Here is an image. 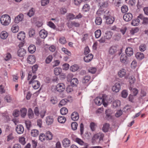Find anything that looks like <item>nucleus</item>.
<instances>
[{
  "instance_id": "nucleus-38",
  "label": "nucleus",
  "mask_w": 148,
  "mask_h": 148,
  "mask_svg": "<svg viewBox=\"0 0 148 148\" xmlns=\"http://www.w3.org/2000/svg\"><path fill=\"white\" fill-rule=\"evenodd\" d=\"M75 141L78 144L84 146L85 145V144H87V143H85L81 139L78 138H76Z\"/></svg>"
},
{
  "instance_id": "nucleus-30",
  "label": "nucleus",
  "mask_w": 148,
  "mask_h": 148,
  "mask_svg": "<svg viewBox=\"0 0 148 148\" xmlns=\"http://www.w3.org/2000/svg\"><path fill=\"white\" fill-rule=\"evenodd\" d=\"M21 115L22 117H24L26 115L27 110L25 108H21L20 110Z\"/></svg>"
},
{
  "instance_id": "nucleus-48",
  "label": "nucleus",
  "mask_w": 148,
  "mask_h": 148,
  "mask_svg": "<svg viewBox=\"0 0 148 148\" xmlns=\"http://www.w3.org/2000/svg\"><path fill=\"white\" fill-rule=\"evenodd\" d=\"M111 111L110 109H108L106 110L105 114H106V119H108L109 118H111V113L110 112Z\"/></svg>"
},
{
  "instance_id": "nucleus-23",
  "label": "nucleus",
  "mask_w": 148,
  "mask_h": 148,
  "mask_svg": "<svg viewBox=\"0 0 148 148\" xmlns=\"http://www.w3.org/2000/svg\"><path fill=\"white\" fill-rule=\"evenodd\" d=\"M36 50L35 46L33 45H30L28 48V50L29 53H34Z\"/></svg>"
},
{
  "instance_id": "nucleus-9",
  "label": "nucleus",
  "mask_w": 148,
  "mask_h": 148,
  "mask_svg": "<svg viewBox=\"0 0 148 148\" xmlns=\"http://www.w3.org/2000/svg\"><path fill=\"white\" fill-rule=\"evenodd\" d=\"M16 130L19 134H22L24 131L23 126L21 125H18L16 128Z\"/></svg>"
},
{
  "instance_id": "nucleus-46",
  "label": "nucleus",
  "mask_w": 148,
  "mask_h": 148,
  "mask_svg": "<svg viewBox=\"0 0 148 148\" xmlns=\"http://www.w3.org/2000/svg\"><path fill=\"white\" fill-rule=\"evenodd\" d=\"M140 22V20L139 19H134L132 20V22H131V24L134 26H137L139 24Z\"/></svg>"
},
{
  "instance_id": "nucleus-56",
  "label": "nucleus",
  "mask_w": 148,
  "mask_h": 148,
  "mask_svg": "<svg viewBox=\"0 0 148 148\" xmlns=\"http://www.w3.org/2000/svg\"><path fill=\"white\" fill-rule=\"evenodd\" d=\"M53 56L51 55H49L46 58L45 62L47 64L49 63L52 61L53 59Z\"/></svg>"
},
{
  "instance_id": "nucleus-17",
  "label": "nucleus",
  "mask_w": 148,
  "mask_h": 148,
  "mask_svg": "<svg viewBox=\"0 0 148 148\" xmlns=\"http://www.w3.org/2000/svg\"><path fill=\"white\" fill-rule=\"evenodd\" d=\"M25 34L23 32L21 31L19 32L17 35L18 38L20 40H23L25 38Z\"/></svg>"
},
{
  "instance_id": "nucleus-64",
  "label": "nucleus",
  "mask_w": 148,
  "mask_h": 148,
  "mask_svg": "<svg viewBox=\"0 0 148 148\" xmlns=\"http://www.w3.org/2000/svg\"><path fill=\"white\" fill-rule=\"evenodd\" d=\"M97 71V69L95 67L90 68L88 69V71L92 74L95 73Z\"/></svg>"
},
{
  "instance_id": "nucleus-27",
  "label": "nucleus",
  "mask_w": 148,
  "mask_h": 148,
  "mask_svg": "<svg viewBox=\"0 0 148 148\" xmlns=\"http://www.w3.org/2000/svg\"><path fill=\"white\" fill-rule=\"evenodd\" d=\"M69 101L66 99H65L62 100L59 104V106L61 107L66 104L67 102Z\"/></svg>"
},
{
  "instance_id": "nucleus-13",
  "label": "nucleus",
  "mask_w": 148,
  "mask_h": 148,
  "mask_svg": "<svg viewBox=\"0 0 148 148\" xmlns=\"http://www.w3.org/2000/svg\"><path fill=\"white\" fill-rule=\"evenodd\" d=\"M125 51L126 54L128 56H130L133 54V49L132 48L130 47L127 48Z\"/></svg>"
},
{
  "instance_id": "nucleus-11",
  "label": "nucleus",
  "mask_w": 148,
  "mask_h": 148,
  "mask_svg": "<svg viewBox=\"0 0 148 148\" xmlns=\"http://www.w3.org/2000/svg\"><path fill=\"white\" fill-rule=\"evenodd\" d=\"M108 96L106 95V94H103L102 95V101L103 104L105 107H106L107 105V103L105 102V101H108L109 100V98H108Z\"/></svg>"
},
{
  "instance_id": "nucleus-35",
  "label": "nucleus",
  "mask_w": 148,
  "mask_h": 148,
  "mask_svg": "<svg viewBox=\"0 0 148 148\" xmlns=\"http://www.w3.org/2000/svg\"><path fill=\"white\" fill-rule=\"evenodd\" d=\"M99 5L102 8H106L108 6V1L101 2L99 3Z\"/></svg>"
},
{
  "instance_id": "nucleus-45",
  "label": "nucleus",
  "mask_w": 148,
  "mask_h": 148,
  "mask_svg": "<svg viewBox=\"0 0 148 148\" xmlns=\"http://www.w3.org/2000/svg\"><path fill=\"white\" fill-rule=\"evenodd\" d=\"M105 11H104L103 8L100 7L99 8L97 11L96 14L99 15H101L104 13Z\"/></svg>"
},
{
  "instance_id": "nucleus-8",
  "label": "nucleus",
  "mask_w": 148,
  "mask_h": 148,
  "mask_svg": "<svg viewBox=\"0 0 148 148\" xmlns=\"http://www.w3.org/2000/svg\"><path fill=\"white\" fill-rule=\"evenodd\" d=\"M23 18V14L22 13L20 14L15 18L14 21L16 23H18L22 21Z\"/></svg>"
},
{
  "instance_id": "nucleus-54",
  "label": "nucleus",
  "mask_w": 148,
  "mask_h": 148,
  "mask_svg": "<svg viewBox=\"0 0 148 148\" xmlns=\"http://www.w3.org/2000/svg\"><path fill=\"white\" fill-rule=\"evenodd\" d=\"M19 110L17 109H16L13 111L12 115L14 117H16L19 116Z\"/></svg>"
},
{
  "instance_id": "nucleus-29",
  "label": "nucleus",
  "mask_w": 148,
  "mask_h": 148,
  "mask_svg": "<svg viewBox=\"0 0 148 148\" xmlns=\"http://www.w3.org/2000/svg\"><path fill=\"white\" fill-rule=\"evenodd\" d=\"M119 76L121 77H124L126 75V70L124 69H122L119 72Z\"/></svg>"
},
{
  "instance_id": "nucleus-22",
  "label": "nucleus",
  "mask_w": 148,
  "mask_h": 148,
  "mask_svg": "<svg viewBox=\"0 0 148 148\" xmlns=\"http://www.w3.org/2000/svg\"><path fill=\"white\" fill-rule=\"evenodd\" d=\"M53 121V119L52 117L50 116H47L46 119V123L48 125H51L52 124Z\"/></svg>"
},
{
  "instance_id": "nucleus-16",
  "label": "nucleus",
  "mask_w": 148,
  "mask_h": 148,
  "mask_svg": "<svg viewBox=\"0 0 148 148\" xmlns=\"http://www.w3.org/2000/svg\"><path fill=\"white\" fill-rule=\"evenodd\" d=\"M106 20V23L108 24L113 23L114 21V18L113 16L107 17L105 18Z\"/></svg>"
},
{
  "instance_id": "nucleus-60",
  "label": "nucleus",
  "mask_w": 148,
  "mask_h": 148,
  "mask_svg": "<svg viewBox=\"0 0 148 148\" xmlns=\"http://www.w3.org/2000/svg\"><path fill=\"white\" fill-rule=\"evenodd\" d=\"M139 31V29L137 27L132 29L130 30V32L131 34L134 35L135 33H137Z\"/></svg>"
},
{
  "instance_id": "nucleus-36",
  "label": "nucleus",
  "mask_w": 148,
  "mask_h": 148,
  "mask_svg": "<svg viewBox=\"0 0 148 148\" xmlns=\"http://www.w3.org/2000/svg\"><path fill=\"white\" fill-rule=\"evenodd\" d=\"M58 121L60 123H64L66 120V118L64 116H59L58 119Z\"/></svg>"
},
{
  "instance_id": "nucleus-42",
  "label": "nucleus",
  "mask_w": 148,
  "mask_h": 148,
  "mask_svg": "<svg viewBox=\"0 0 148 148\" xmlns=\"http://www.w3.org/2000/svg\"><path fill=\"white\" fill-rule=\"evenodd\" d=\"M60 112L62 115H65L68 113V110L66 108L63 107L61 109Z\"/></svg>"
},
{
  "instance_id": "nucleus-37",
  "label": "nucleus",
  "mask_w": 148,
  "mask_h": 148,
  "mask_svg": "<svg viewBox=\"0 0 148 148\" xmlns=\"http://www.w3.org/2000/svg\"><path fill=\"white\" fill-rule=\"evenodd\" d=\"M99 133L95 134L92 139V143H94L99 138Z\"/></svg>"
},
{
  "instance_id": "nucleus-21",
  "label": "nucleus",
  "mask_w": 148,
  "mask_h": 148,
  "mask_svg": "<svg viewBox=\"0 0 148 148\" xmlns=\"http://www.w3.org/2000/svg\"><path fill=\"white\" fill-rule=\"evenodd\" d=\"M110 124L107 123H104L103 125L102 128L103 131L105 132H106L108 131L110 128Z\"/></svg>"
},
{
  "instance_id": "nucleus-55",
  "label": "nucleus",
  "mask_w": 148,
  "mask_h": 148,
  "mask_svg": "<svg viewBox=\"0 0 148 148\" xmlns=\"http://www.w3.org/2000/svg\"><path fill=\"white\" fill-rule=\"evenodd\" d=\"M95 35L96 38H99L101 36V32L100 30L98 29L96 30L95 32Z\"/></svg>"
},
{
  "instance_id": "nucleus-61",
  "label": "nucleus",
  "mask_w": 148,
  "mask_h": 148,
  "mask_svg": "<svg viewBox=\"0 0 148 148\" xmlns=\"http://www.w3.org/2000/svg\"><path fill=\"white\" fill-rule=\"evenodd\" d=\"M35 30L33 29H30L29 32V34L30 37L34 36L35 35Z\"/></svg>"
},
{
  "instance_id": "nucleus-14",
  "label": "nucleus",
  "mask_w": 148,
  "mask_h": 148,
  "mask_svg": "<svg viewBox=\"0 0 148 148\" xmlns=\"http://www.w3.org/2000/svg\"><path fill=\"white\" fill-rule=\"evenodd\" d=\"M63 146L65 147H68L70 145V141L67 138L64 139L62 141Z\"/></svg>"
},
{
  "instance_id": "nucleus-31",
  "label": "nucleus",
  "mask_w": 148,
  "mask_h": 148,
  "mask_svg": "<svg viewBox=\"0 0 148 148\" xmlns=\"http://www.w3.org/2000/svg\"><path fill=\"white\" fill-rule=\"evenodd\" d=\"M31 135L33 137H36L39 134V131L36 129L32 130H31Z\"/></svg>"
},
{
  "instance_id": "nucleus-40",
  "label": "nucleus",
  "mask_w": 148,
  "mask_h": 148,
  "mask_svg": "<svg viewBox=\"0 0 148 148\" xmlns=\"http://www.w3.org/2000/svg\"><path fill=\"white\" fill-rule=\"evenodd\" d=\"M8 33L5 31L2 32L0 34V37L1 39H5L8 36Z\"/></svg>"
},
{
  "instance_id": "nucleus-3",
  "label": "nucleus",
  "mask_w": 148,
  "mask_h": 148,
  "mask_svg": "<svg viewBox=\"0 0 148 148\" xmlns=\"http://www.w3.org/2000/svg\"><path fill=\"white\" fill-rule=\"evenodd\" d=\"M90 79V77L89 76L87 75L83 77L82 79V84L81 86V89L84 90L88 86L89 84V82Z\"/></svg>"
},
{
  "instance_id": "nucleus-50",
  "label": "nucleus",
  "mask_w": 148,
  "mask_h": 148,
  "mask_svg": "<svg viewBox=\"0 0 148 148\" xmlns=\"http://www.w3.org/2000/svg\"><path fill=\"white\" fill-rule=\"evenodd\" d=\"M121 10L122 13H125L128 10V7L126 5H123L121 7Z\"/></svg>"
},
{
  "instance_id": "nucleus-34",
  "label": "nucleus",
  "mask_w": 148,
  "mask_h": 148,
  "mask_svg": "<svg viewBox=\"0 0 148 148\" xmlns=\"http://www.w3.org/2000/svg\"><path fill=\"white\" fill-rule=\"evenodd\" d=\"M66 19L68 20H73L75 18V15L73 14L69 13L66 15Z\"/></svg>"
},
{
  "instance_id": "nucleus-20",
  "label": "nucleus",
  "mask_w": 148,
  "mask_h": 148,
  "mask_svg": "<svg viewBox=\"0 0 148 148\" xmlns=\"http://www.w3.org/2000/svg\"><path fill=\"white\" fill-rule=\"evenodd\" d=\"M31 84L33 88L35 89L38 88L40 85V83L38 81H35L33 82H32Z\"/></svg>"
},
{
  "instance_id": "nucleus-28",
  "label": "nucleus",
  "mask_w": 148,
  "mask_h": 148,
  "mask_svg": "<svg viewBox=\"0 0 148 148\" xmlns=\"http://www.w3.org/2000/svg\"><path fill=\"white\" fill-rule=\"evenodd\" d=\"M71 85L73 86H76L78 83V81L77 79L76 78H74L70 81Z\"/></svg>"
},
{
  "instance_id": "nucleus-19",
  "label": "nucleus",
  "mask_w": 148,
  "mask_h": 148,
  "mask_svg": "<svg viewBox=\"0 0 148 148\" xmlns=\"http://www.w3.org/2000/svg\"><path fill=\"white\" fill-rule=\"evenodd\" d=\"M117 51V47L115 46L111 47L109 50V52L110 54L113 55Z\"/></svg>"
},
{
  "instance_id": "nucleus-15",
  "label": "nucleus",
  "mask_w": 148,
  "mask_h": 148,
  "mask_svg": "<svg viewBox=\"0 0 148 148\" xmlns=\"http://www.w3.org/2000/svg\"><path fill=\"white\" fill-rule=\"evenodd\" d=\"M71 118L74 121L78 120L79 118L78 113L77 112H73L71 114Z\"/></svg>"
},
{
  "instance_id": "nucleus-26",
  "label": "nucleus",
  "mask_w": 148,
  "mask_h": 148,
  "mask_svg": "<svg viewBox=\"0 0 148 148\" xmlns=\"http://www.w3.org/2000/svg\"><path fill=\"white\" fill-rule=\"evenodd\" d=\"M113 106L114 108H116L120 106L121 101L119 100H116L113 102Z\"/></svg>"
},
{
  "instance_id": "nucleus-41",
  "label": "nucleus",
  "mask_w": 148,
  "mask_h": 148,
  "mask_svg": "<svg viewBox=\"0 0 148 148\" xmlns=\"http://www.w3.org/2000/svg\"><path fill=\"white\" fill-rule=\"evenodd\" d=\"M28 115L30 119H32L34 117V113L32 109L31 108H29L28 110Z\"/></svg>"
},
{
  "instance_id": "nucleus-47",
  "label": "nucleus",
  "mask_w": 148,
  "mask_h": 148,
  "mask_svg": "<svg viewBox=\"0 0 148 148\" xmlns=\"http://www.w3.org/2000/svg\"><path fill=\"white\" fill-rule=\"evenodd\" d=\"M79 69V67L76 64H74L71 66L70 68V70L72 72H75L77 71Z\"/></svg>"
},
{
  "instance_id": "nucleus-7",
  "label": "nucleus",
  "mask_w": 148,
  "mask_h": 148,
  "mask_svg": "<svg viewBox=\"0 0 148 148\" xmlns=\"http://www.w3.org/2000/svg\"><path fill=\"white\" fill-rule=\"evenodd\" d=\"M120 61L122 63L126 64L128 63L129 59L125 54H122L120 57Z\"/></svg>"
},
{
  "instance_id": "nucleus-39",
  "label": "nucleus",
  "mask_w": 148,
  "mask_h": 148,
  "mask_svg": "<svg viewBox=\"0 0 148 148\" xmlns=\"http://www.w3.org/2000/svg\"><path fill=\"white\" fill-rule=\"evenodd\" d=\"M62 72V69L59 68H56L54 69V72L56 75H60Z\"/></svg>"
},
{
  "instance_id": "nucleus-25",
  "label": "nucleus",
  "mask_w": 148,
  "mask_h": 148,
  "mask_svg": "<svg viewBox=\"0 0 148 148\" xmlns=\"http://www.w3.org/2000/svg\"><path fill=\"white\" fill-rule=\"evenodd\" d=\"M136 58L139 60H140L144 58V54L142 53L137 52L136 54Z\"/></svg>"
},
{
  "instance_id": "nucleus-59",
  "label": "nucleus",
  "mask_w": 148,
  "mask_h": 148,
  "mask_svg": "<svg viewBox=\"0 0 148 148\" xmlns=\"http://www.w3.org/2000/svg\"><path fill=\"white\" fill-rule=\"evenodd\" d=\"M59 42L62 44H64L66 43L65 38L63 37L60 38L59 40Z\"/></svg>"
},
{
  "instance_id": "nucleus-12",
  "label": "nucleus",
  "mask_w": 148,
  "mask_h": 148,
  "mask_svg": "<svg viewBox=\"0 0 148 148\" xmlns=\"http://www.w3.org/2000/svg\"><path fill=\"white\" fill-rule=\"evenodd\" d=\"M93 58V55L92 54H89L86 56L84 58V61L86 62H88L91 61Z\"/></svg>"
},
{
  "instance_id": "nucleus-33",
  "label": "nucleus",
  "mask_w": 148,
  "mask_h": 148,
  "mask_svg": "<svg viewBox=\"0 0 148 148\" xmlns=\"http://www.w3.org/2000/svg\"><path fill=\"white\" fill-rule=\"evenodd\" d=\"M45 136L47 140H51L52 139L53 136L52 133L49 131H48L46 133Z\"/></svg>"
},
{
  "instance_id": "nucleus-5",
  "label": "nucleus",
  "mask_w": 148,
  "mask_h": 148,
  "mask_svg": "<svg viewBox=\"0 0 148 148\" xmlns=\"http://www.w3.org/2000/svg\"><path fill=\"white\" fill-rule=\"evenodd\" d=\"M28 62L31 64H34L36 62V57L33 55H29L27 58Z\"/></svg>"
},
{
  "instance_id": "nucleus-49",
  "label": "nucleus",
  "mask_w": 148,
  "mask_h": 148,
  "mask_svg": "<svg viewBox=\"0 0 148 148\" xmlns=\"http://www.w3.org/2000/svg\"><path fill=\"white\" fill-rule=\"evenodd\" d=\"M139 50L142 52L145 51L146 49V45L145 44H141L139 47Z\"/></svg>"
},
{
  "instance_id": "nucleus-32",
  "label": "nucleus",
  "mask_w": 148,
  "mask_h": 148,
  "mask_svg": "<svg viewBox=\"0 0 148 148\" xmlns=\"http://www.w3.org/2000/svg\"><path fill=\"white\" fill-rule=\"evenodd\" d=\"M19 30V27L17 24L13 25L11 28V30L13 33L17 32Z\"/></svg>"
},
{
  "instance_id": "nucleus-6",
  "label": "nucleus",
  "mask_w": 148,
  "mask_h": 148,
  "mask_svg": "<svg viewBox=\"0 0 148 148\" xmlns=\"http://www.w3.org/2000/svg\"><path fill=\"white\" fill-rule=\"evenodd\" d=\"M26 53V50L23 48H21L18 50L17 54L19 57H23Z\"/></svg>"
},
{
  "instance_id": "nucleus-44",
  "label": "nucleus",
  "mask_w": 148,
  "mask_h": 148,
  "mask_svg": "<svg viewBox=\"0 0 148 148\" xmlns=\"http://www.w3.org/2000/svg\"><path fill=\"white\" fill-rule=\"evenodd\" d=\"M112 11L110 10H105L104 12V17L112 16Z\"/></svg>"
},
{
  "instance_id": "nucleus-63",
  "label": "nucleus",
  "mask_w": 148,
  "mask_h": 148,
  "mask_svg": "<svg viewBox=\"0 0 148 148\" xmlns=\"http://www.w3.org/2000/svg\"><path fill=\"white\" fill-rule=\"evenodd\" d=\"M67 12V10L65 8H62L60 9V13L61 14H64Z\"/></svg>"
},
{
  "instance_id": "nucleus-18",
  "label": "nucleus",
  "mask_w": 148,
  "mask_h": 148,
  "mask_svg": "<svg viewBox=\"0 0 148 148\" xmlns=\"http://www.w3.org/2000/svg\"><path fill=\"white\" fill-rule=\"evenodd\" d=\"M47 31L44 29L41 30L39 32L40 36L42 38H45L47 36Z\"/></svg>"
},
{
  "instance_id": "nucleus-52",
  "label": "nucleus",
  "mask_w": 148,
  "mask_h": 148,
  "mask_svg": "<svg viewBox=\"0 0 148 148\" xmlns=\"http://www.w3.org/2000/svg\"><path fill=\"white\" fill-rule=\"evenodd\" d=\"M78 124L76 122H73L71 124L72 129L73 130H75L77 129Z\"/></svg>"
},
{
  "instance_id": "nucleus-4",
  "label": "nucleus",
  "mask_w": 148,
  "mask_h": 148,
  "mask_svg": "<svg viewBox=\"0 0 148 148\" xmlns=\"http://www.w3.org/2000/svg\"><path fill=\"white\" fill-rule=\"evenodd\" d=\"M133 18L132 15L130 13L125 14L123 16V18L126 21H130Z\"/></svg>"
},
{
  "instance_id": "nucleus-2",
  "label": "nucleus",
  "mask_w": 148,
  "mask_h": 148,
  "mask_svg": "<svg viewBox=\"0 0 148 148\" xmlns=\"http://www.w3.org/2000/svg\"><path fill=\"white\" fill-rule=\"evenodd\" d=\"M65 90V86L63 84H57L56 86H53L51 87V90L52 92H62Z\"/></svg>"
},
{
  "instance_id": "nucleus-51",
  "label": "nucleus",
  "mask_w": 148,
  "mask_h": 148,
  "mask_svg": "<svg viewBox=\"0 0 148 148\" xmlns=\"http://www.w3.org/2000/svg\"><path fill=\"white\" fill-rule=\"evenodd\" d=\"M89 5L87 4L84 5L82 8L83 11L85 12H86L88 11L89 10Z\"/></svg>"
},
{
  "instance_id": "nucleus-24",
  "label": "nucleus",
  "mask_w": 148,
  "mask_h": 148,
  "mask_svg": "<svg viewBox=\"0 0 148 148\" xmlns=\"http://www.w3.org/2000/svg\"><path fill=\"white\" fill-rule=\"evenodd\" d=\"M113 33L110 31H107L105 33L104 36L106 39H110L112 37Z\"/></svg>"
},
{
  "instance_id": "nucleus-1",
  "label": "nucleus",
  "mask_w": 148,
  "mask_h": 148,
  "mask_svg": "<svg viewBox=\"0 0 148 148\" xmlns=\"http://www.w3.org/2000/svg\"><path fill=\"white\" fill-rule=\"evenodd\" d=\"M10 17L8 15H3L0 18L1 23L4 25H8L10 22Z\"/></svg>"
},
{
  "instance_id": "nucleus-58",
  "label": "nucleus",
  "mask_w": 148,
  "mask_h": 148,
  "mask_svg": "<svg viewBox=\"0 0 148 148\" xmlns=\"http://www.w3.org/2000/svg\"><path fill=\"white\" fill-rule=\"evenodd\" d=\"M45 138H46V136L44 134L41 133L40 134L39 136V139L41 141H43L45 140Z\"/></svg>"
},
{
  "instance_id": "nucleus-57",
  "label": "nucleus",
  "mask_w": 148,
  "mask_h": 148,
  "mask_svg": "<svg viewBox=\"0 0 148 148\" xmlns=\"http://www.w3.org/2000/svg\"><path fill=\"white\" fill-rule=\"evenodd\" d=\"M62 51L64 52V53L69 56H70L71 55V52L65 48L63 47L62 48Z\"/></svg>"
},
{
  "instance_id": "nucleus-10",
  "label": "nucleus",
  "mask_w": 148,
  "mask_h": 148,
  "mask_svg": "<svg viewBox=\"0 0 148 148\" xmlns=\"http://www.w3.org/2000/svg\"><path fill=\"white\" fill-rule=\"evenodd\" d=\"M121 88V86L119 83H116L112 88V91L114 92H118Z\"/></svg>"
},
{
  "instance_id": "nucleus-53",
  "label": "nucleus",
  "mask_w": 148,
  "mask_h": 148,
  "mask_svg": "<svg viewBox=\"0 0 148 148\" xmlns=\"http://www.w3.org/2000/svg\"><path fill=\"white\" fill-rule=\"evenodd\" d=\"M73 86L71 85L68 86L66 88V91L67 92H71L73 91Z\"/></svg>"
},
{
  "instance_id": "nucleus-43",
  "label": "nucleus",
  "mask_w": 148,
  "mask_h": 148,
  "mask_svg": "<svg viewBox=\"0 0 148 148\" xmlns=\"http://www.w3.org/2000/svg\"><path fill=\"white\" fill-rule=\"evenodd\" d=\"M95 22L96 24L98 25H100L102 22L101 18L99 17H97L96 18Z\"/></svg>"
},
{
  "instance_id": "nucleus-62",
  "label": "nucleus",
  "mask_w": 148,
  "mask_h": 148,
  "mask_svg": "<svg viewBox=\"0 0 148 148\" xmlns=\"http://www.w3.org/2000/svg\"><path fill=\"white\" fill-rule=\"evenodd\" d=\"M25 124L27 129L29 130V128L31 126V123L30 121H25Z\"/></svg>"
}]
</instances>
